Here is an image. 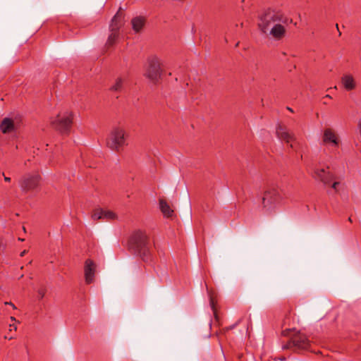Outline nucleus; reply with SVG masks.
I'll return each instance as SVG.
<instances>
[{
    "label": "nucleus",
    "mask_w": 361,
    "mask_h": 361,
    "mask_svg": "<svg viewBox=\"0 0 361 361\" xmlns=\"http://www.w3.org/2000/svg\"><path fill=\"white\" fill-rule=\"evenodd\" d=\"M287 19L281 12L271 8L264 10L258 16L257 25L259 30L266 36L279 40L286 33Z\"/></svg>",
    "instance_id": "nucleus-1"
},
{
    "label": "nucleus",
    "mask_w": 361,
    "mask_h": 361,
    "mask_svg": "<svg viewBox=\"0 0 361 361\" xmlns=\"http://www.w3.org/2000/svg\"><path fill=\"white\" fill-rule=\"evenodd\" d=\"M326 97L331 98V96H330V95H329V94H326Z\"/></svg>",
    "instance_id": "nucleus-29"
},
{
    "label": "nucleus",
    "mask_w": 361,
    "mask_h": 361,
    "mask_svg": "<svg viewBox=\"0 0 361 361\" xmlns=\"http://www.w3.org/2000/svg\"><path fill=\"white\" fill-rule=\"evenodd\" d=\"M103 219L111 220L116 219V214L111 211L104 209Z\"/></svg>",
    "instance_id": "nucleus-20"
},
{
    "label": "nucleus",
    "mask_w": 361,
    "mask_h": 361,
    "mask_svg": "<svg viewBox=\"0 0 361 361\" xmlns=\"http://www.w3.org/2000/svg\"><path fill=\"white\" fill-rule=\"evenodd\" d=\"M40 176L37 173H27L19 180V185L24 192L35 190L39 184Z\"/></svg>",
    "instance_id": "nucleus-7"
},
{
    "label": "nucleus",
    "mask_w": 361,
    "mask_h": 361,
    "mask_svg": "<svg viewBox=\"0 0 361 361\" xmlns=\"http://www.w3.org/2000/svg\"><path fill=\"white\" fill-rule=\"evenodd\" d=\"M131 243L143 261L149 262L151 260L150 245L145 231H135L131 237Z\"/></svg>",
    "instance_id": "nucleus-2"
},
{
    "label": "nucleus",
    "mask_w": 361,
    "mask_h": 361,
    "mask_svg": "<svg viewBox=\"0 0 361 361\" xmlns=\"http://www.w3.org/2000/svg\"><path fill=\"white\" fill-rule=\"evenodd\" d=\"M290 147L293 149L295 147V145H294V144L291 143L290 145Z\"/></svg>",
    "instance_id": "nucleus-27"
},
{
    "label": "nucleus",
    "mask_w": 361,
    "mask_h": 361,
    "mask_svg": "<svg viewBox=\"0 0 361 361\" xmlns=\"http://www.w3.org/2000/svg\"><path fill=\"white\" fill-rule=\"evenodd\" d=\"M126 131L121 127L112 129L106 140L107 146L113 150L118 151L126 142Z\"/></svg>",
    "instance_id": "nucleus-4"
},
{
    "label": "nucleus",
    "mask_w": 361,
    "mask_h": 361,
    "mask_svg": "<svg viewBox=\"0 0 361 361\" xmlns=\"http://www.w3.org/2000/svg\"><path fill=\"white\" fill-rule=\"evenodd\" d=\"M104 209H99L94 212L92 215V218L94 220L103 219L104 217Z\"/></svg>",
    "instance_id": "nucleus-19"
},
{
    "label": "nucleus",
    "mask_w": 361,
    "mask_h": 361,
    "mask_svg": "<svg viewBox=\"0 0 361 361\" xmlns=\"http://www.w3.org/2000/svg\"><path fill=\"white\" fill-rule=\"evenodd\" d=\"M159 207L166 217H171L173 214V210L170 207L169 204L164 200H159Z\"/></svg>",
    "instance_id": "nucleus-17"
},
{
    "label": "nucleus",
    "mask_w": 361,
    "mask_h": 361,
    "mask_svg": "<svg viewBox=\"0 0 361 361\" xmlns=\"http://www.w3.org/2000/svg\"><path fill=\"white\" fill-rule=\"evenodd\" d=\"M126 77L118 76L115 78L113 84L110 87V90L114 92H121L125 86Z\"/></svg>",
    "instance_id": "nucleus-16"
},
{
    "label": "nucleus",
    "mask_w": 361,
    "mask_h": 361,
    "mask_svg": "<svg viewBox=\"0 0 361 361\" xmlns=\"http://www.w3.org/2000/svg\"><path fill=\"white\" fill-rule=\"evenodd\" d=\"M10 327H11V329H10L11 331L12 330V328H13L14 330L17 329V327L14 325H10Z\"/></svg>",
    "instance_id": "nucleus-25"
},
{
    "label": "nucleus",
    "mask_w": 361,
    "mask_h": 361,
    "mask_svg": "<svg viewBox=\"0 0 361 361\" xmlns=\"http://www.w3.org/2000/svg\"><path fill=\"white\" fill-rule=\"evenodd\" d=\"M121 15L117 13L111 20L109 26L111 34L109 35L106 42V45L109 47L112 46L118 37V30L121 26Z\"/></svg>",
    "instance_id": "nucleus-10"
},
{
    "label": "nucleus",
    "mask_w": 361,
    "mask_h": 361,
    "mask_svg": "<svg viewBox=\"0 0 361 361\" xmlns=\"http://www.w3.org/2000/svg\"><path fill=\"white\" fill-rule=\"evenodd\" d=\"M16 128L14 121L9 118H5L0 124V130L3 133H8L13 132Z\"/></svg>",
    "instance_id": "nucleus-15"
},
{
    "label": "nucleus",
    "mask_w": 361,
    "mask_h": 361,
    "mask_svg": "<svg viewBox=\"0 0 361 361\" xmlns=\"http://www.w3.org/2000/svg\"><path fill=\"white\" fill-rule=\"evenodd\" d=\"M282 200L279 188L270 185L264 191L262 197V206L267 211L273 210Z\"/></svg>",
    "instance_id": "nucleus-3"
},
{
    "label": "nucleus",
    "mask_w": 361,
    "mask_h": 361,
    "mask_svg": "<svg viewBox=\"0 0 361 361\" xmlns=\"http://www.w3.org/2000/svg\"><path fill=\"white\" fill-rule=\"evenodd\" d=\"M44 290H42V289H40L38 290V297L39 298V299H42L44 296Z\"/></svg>",
    "instance_id": "nucleus-21"
},
{
    "label": "nucleus",
    "mask_w": 361,
    "mask_h": 361,
    "mask_svg": "<svg viewBox=\"0 0 361 361\" xmlns=\"http://www.w3.org/2000/svg\"><path fill=\"white\" fill-rule=\"evenodd\" d=\"M341 84L343 89L348 92L355 90L357 87L356 79L349 73H344L341 76Z\"/></svg>",
    "instance_id": "nucleus-12"
},
{
    "label": "nucleus",
    "mask_w": 361,
    "mask_h": 361,
    "mask_svg": "<svg viewBox=\"0 0 361 361\" xmlns=\"http://www.w3.org/2000/svg\"><path fill=\"white\" fill-rule=\"evenodd\" d=\"M313 172L314 177L322 181L325 185H331V187L335 192H338L339 190V186L341 185V182L339 181H334V176L327 171L324 168H319L317 166H314L313 167Z\"/></svg>",
    "instance_id": "nucleus-6"
},
{
    "label": "nucleus",
    "mask_w": 361,
    "mask_h": 361,
    "mask_svg": "<svg viewBox=\"0 0 361 361\" xmlns=\"http://www.w3.org/2000/svg\"><path fill=\"white\" fill-rule=\"evenodd\" d=\"M2 175L4 177V180L5 181H6V182H10L11 181V178L6 176L4 173H2Z\"/></svg>",
    "instance_id": "nucleus-22"
},
{
    "label": "nucleus",
    "mask_w": 361,
    "mask_h": 361,
    "mask_svg": "<svg viewBox=\"0 0 361 361\" xmlns=\"http://www.w3.org/2000/svg\"><path fill=\"white\" fill-rule=\"evenodd\" d=\"M276 135L279 139L287 143H290L294 140L293 135L288 132L286 127L282 126H279L276 128Z\"/></svg>",
    "instance_id": "nucleus-14"
},
{
    "label": "nucleus",
    "mask_w": 361,
    "mask_h": 361,
    "mask_svg": "<svg viewBox=\"0 0 361 361\" xmlns=\"http://www.w3.org/2000/svg\"><path fill=\"white\" fill-rule=\"evenodd\" d=\"M161 61L153 57L148 61V66L146 70L145 75L152 81H157L161 76Z\"/></svg>",
    "instance_id": "nucleus-9"
},
{
    "label": "nucleus",
    "mask_w": 361,
    "mask_h": 361,
    "mask_svg": "<svg viewBox=\"0 0 361 361\" xmlns=\"http://www.w3.org/2000/svg\"><path fill=\"white\" fill-rule=\"evenodd\" d=\"M323 142L332 147H338L340 143V140L337 134L331 128H326L324 131Z\"/></svg>",
    "instance_id": "nucleus-11"
},
{
    "label": "nucleus",
    "mask_w": 361,
    "mask_h": 361,
    "mask_svg": "<svg viewBox=\"0 0 361 361\" xmlns=\"http://www.w3.org/2000/svg\"><path fill=\"white\" fill-rule=\"evenodd\" d=\"M26 252H27V250H23V252H21V253L20 255V257H23L26 254Z\"/></svg>",
    "instance_id": "nucleus-24"
},
{
    "label": "nucleus",
    "mask_w": 361,
    "mask_h": 361,
    "mask_svg": "<svg viewBox=\"0 0 361 361\" xmlns=\"http://www.w3.org/2000/svg\"><path fill=\"white\" fill-rule=\"evenodd\" d=\"M96 271V264L95 263L87 259L85 262L84 267V272H85V282L87 283H91L94 281V275Z\"/></svg>",
    "instance_id": "nucleus-13"
},
{
    "label": "nucleus",
    "mask_w": 361,
    "mask_h": 361,
    "mask_svg": "<svg viewBox=\"0 0 361 361\" xmlns=\"http://www.w3.org/2000/svg\"><path fill=\"white\" fill-rule=\"evenodd\" d=\"M289 331H290L289 329H286V330L283 331V334L284 336H288V332Z\"/></svg>",
    "instance_id": "nucleus-23"
},
{
    "label": "nucleus",
    "mask_w": 361,
    "mask_h": 361,
    "mask_svg": "<svg viewBox=\"0 0 361 361\" xmlns=\"http://www.w3.org/2000/svg\"><path fill=\"white\" fill-rule=\"evenodd\" d=\"M6 305H11L13 308H15V306L13 304H12L11 302H5Z\"/></svg>",
    "instance_id": "nucleus-26"
},
{
    "label": "nucleus",
    "mask_w": 361,
    "mask_h": 361,
    "mask_svg": "<svg viewBox=\"0 0 361 361\" xmlns=\"http://www.w3.org/2000/svg\"><path fill=\"white\" fill-rule=\"evenodd\" d=\"M348 221H349L350 222H352V219H351L350 217H349V218H348Z\"/></svg>",
    "instance_id": "nucleus-28"
},
{
    "label": "nucleus",
    "mask_w": 361,
    "mask_h": 361,
    "mask_svg": "<svg viewBox=\"0 0 361 361\" xmlns=\"http://www.w3.org/2000/svg\"><path fill=\"white\" fill-rule=\"evenodd\" d=\"M309 340L307 336L300 332L293 334L291 336L290 341L283 348H293L295 350L300 349H307L309 346Z\"/></svg>",
    "instance_id": "nucleus-8"
},
{
    "label": "nucleus",
    "mask_w": 361,
    "mask_h": 361,
    "mask_svg": "<svg viewBox=\"0 0 361 361\" xmlns=\"http://www.w3.org/2000/svg\"><path fill=\"white\" fill-rule=\"evenodd\" d=\"M11 319L12 320H13V321H15V320H16V319H15V318H14L13 317H11Z\"/></svg>",
    "instance_id": "nucleus-30"
},
{
    "label": "nucleus",
    "mask_w": 361,
    "mask_h": 361,
    "mask_svg": "<svg viewBox=\"0 0 361 361\" xmlns=\"http://www.w3.org/2000/svg\"><path fill=\"white\" fill-rule=\"evenodd\" d=\"M288 109L289 111H293V110H292L290 108H289V107H288Z\"/></svg>",
    "instance_id": "nucleus-31"
},
{
    "label": "nucleus",
    "mask_w": 361,
    "mask_h": 361,
    "mask_svg": "<svg viewBox=\"0 0 361 361\" xmlns=\"http://www.w3.org/2000/svg\"><path fill=\"white\" fill-rule=\"evenodd\" d=\"M144 25V19L141 17H136L132 20V26L136 32L141 30Z\"/></svg>",
    "instance_id": "nucleus-18"
},
{
    "label": "nucleus",
    "mask_w": 361,
    "mask_h": 361,
    "mask_svg": "<svg viewBox=\"0 0 361 361\" xmlns=\"http://www.w3.org/2000/svg\"><path fill=\"white\" fill-rule=\"evenodd\" d=\"M73 120V115L69 111L59 114L51 121V126L61 133H66L70 130Z\"/></svg>",
    "instance_id": "nucleus-5"
}]
</instances>
